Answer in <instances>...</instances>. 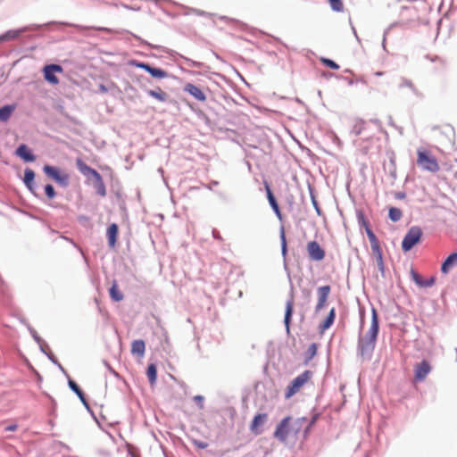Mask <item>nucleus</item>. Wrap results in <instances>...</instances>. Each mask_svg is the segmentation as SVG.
Here are the masks:
<instances>
[{"mask_svg":"<svg viewBox=\"0 0 457 457\" xmlns=\"http://www.w3.org/2000/svg\"><path fill=\"white\" fill-rule=\"evenodd\" d=\"M363 224L365 226L366 233H367L368 238L370 243L371 251L376 257V260H377L379 269L383 270V268H384L383 256H382V251H381V248L379 245V242H378L376 235L370 228L369 223L367 221L363 220Z\"/></svg>","mask_w":457,"mask_h":457,"instance_id":"obj_5","label":"nucleus"},{"mask_svg":"<svg viewBox=\"0 0 457 457\" xmlns=\"http://www.w3.org/2000/svg\"><path fill=\"white\" fill-rule=\"evenodd\" d=\"M312 204H313L315 209L317 210L318 213H320L319 204H318V202L316 201L314 195H312Z\"/></svg>","mask_w":457,"mask_h":457,"instance_id":"obj_39","label":"nucleus"},{"mask_svg":"<svg viewBox=\"0 0 457 457\" xmlns=\"http://www.w3.org/2000/svg\"><path fill=\"white\" fill-rule=\"evenodd\" d=\"M44 171L57 182H65L68 179V176L66 174L61 175L56 168L50 165H46L44 167Z\"/></svg>","mask_w":457,"mask_h":457,"instance_id":"obj_15","label":"nucleus"},{"mask_svg":"<svg viewBox=\"0 0 457 457\" xmlns=\"http://www.w3.org/2000/svg\"><path fill=\"white\" fill-rule=\"evenodd\" d=\"M130 64L137 68L143 69L151 74L152 77L157 79H164L167 77V72L160 68L152 67L148 63L140 62L137 61H131Z\"/></svg>","mask_w":457,"mask_h":457,"instance_id":"obj_8","label":"nucleus"},{"mask_svg":"<svg viewBox=\"0 0 457 457\" xmlns=\"http://www.w3.org/2000/svg\"><path fill=\"white\" fill-rule=\"evenodd\" d=\"M281 238H282L283 252H286V238H285L284 231H282Z\"/></svg>","mask_w":457,"mask_h":457,"instance_id":"obj_40","label":"nucleus"},{"mask_svg":"<svg viewBox=\"0 0 457 457\" xmlns=\"http://www.w3.org/2000/svg\"><path fill=\"white\" fill-rule=\"evenodd\" d=\"M335 318H336V309L333 307L330 309L328 315L324 320V321L320 324L319 328H320V332H324L325 330L328 329L334 323Z\"/></svg>","mask_w":457,"mask_h":457,"instance_id":"obj_22","label":"nucleus"},{"mask_svg":"<svg viewBox=\"0 0 457 457\" xmlns=\"http://www.w3.org/2000/svg\"><path fill=\"white\" fill-rule=\"evenodd\" d=\"M445 133L449 135V136H452V137H453V136H454L453 129L452 127H449V126H447L445 128Z\"/></svg>","mask_w":457,"mask_h":457,"instance_id":"obj_37","label":"nucleus"},{"mask_svg":"<svg viewBox=\"0 0 457 457\" xmlns=\"http://www.w3.org/2000/svg\"><path fill=\"white\" fill-rule=\"evenodd\" d=\"M313 423H314V420H312L311 423H309V426H307L306 428H309V427L312 426V424H313Z\"/></svg>","mask_w":457,"mask_h":457,"instance_id":"obj_46","label":"nucleus"},{"mask_svg":"<svg viewBox=\"0 0 457 457\" xmlns=\"http://www.w3.org/2000/svg\"><path fill=\"white\" fill-rule=\"evenodd\" d=\"M430 371L431 366L429 362L428 361H422L415 366V379L417 381L424 380Z\"/></svg>","mask_w":457,"mask_h":457,"instance_id":"obj_11","label":"nucleus"},{"mask_svg":"<svg viewBox=\"0 0 457 457\" xmlns=\"http://www.w3.org/2000/svg\"><path fill=\"white\" fill-rule=\"evenodd\" d=\"M77 167L79 170L86 175V176H92L95 179H100V174L98 171H96L95 169L89 167L87 164H86L81 159H77L76 161Z\"/></svg>","mask_w":457,"mask_h":457,"instance_id":"obj_13","label":"nucleus"},{"mask_svg":"<svg viewBox=\"0 0 457 457\" xmlns=\"http://www.w3.org/2000/svg\"><path fill=\"white\" fill-rule=\"evenodd\" d=\"M293 311H294V300H293V297H291L288 301H287L285 319H284L285 326H286L287 332H289Z\"/></svg>","mask_w":457,"mask_h":457,"instance_id":"obj_20","label":"nucleus"},{"mask_svg":"<svg viewBox=\"0 0 457 457\" xmlns=\"http://www.w3.org/2000/svg\"><path fill=\"white\" fill-rule=\"evenodd\" d=\"M403 86H405V87H410V88L414 89V86H413V84L411 83V81H409V80H407V79H403Z\"/></svg>","mask_w":457,"mask_h":457,"instance_id":"obj_38","label":"nucleus"},{"mask_svg":"<svg viewBox=\"0 0 457 457\" xmlns=\"http://www.w3.org/2000/svg\"><path fill=\"white\" fill-rule=\"evenodd\" d=\"M267 418L268 415L266 413H259L255 415L250 425L251 431L255 435H260L262 433L260 427L264 424Z\"/></svg>","mask_w":457,"mask_h":457,"instance_id":"obj_12","label":"nucleus"},{"mask_svg":"<svg viewBox=\"0 0 457 457\" xmlns=\"http://www.w3.org/2000/svg\"><path fill=\"white\" fill-rule=\"evenodd\" d=\"M330 291H331V287L328 285L320 287L317 289L318 302L315 306L316 312H320L325 307L327 301L328 299Z\"/></svg>","mask_w":457,"mask_h":457,"instance_id":"obj_10","label":"nucleus"},{"mask_svg":"<svg viewBox=\"0 0 457 457\" xmlns=\"http://www.w3.org/2000/svg\"><path fill=\"white\" fill-rule=\"evenodd\" d=\"M110 295L116 302H120L123 299V295L119 290V287H118V285L116 282H113L112 287L110 288Z\"/></svg>","mask_w":457,"mask_h":457,"instance_id":"obj_27","label":"nucleus"},{"mask_svg":"<svg viewBox=\"0 0 457 457\" xmlns=\"http://www.w3.org/2000/svg\"><path fill=\"white\" fill-rule=\"evenodd\" d=\"M44 79L51 85L56 86L60 80L56 73H62L63 68L59 64H47L42 70Z\"/></svg>","mask_w":457,"mask_h":457,"instance_id":"obj_7","label":"nucleus"},{"mask_svg":"<svg viewBox=\"0 0 457 457\" xmlns=\"http://www.w3.org/2000/svg\"><path fill=\"white\" fill-rule=\"evenodd\" d=\"M119 228L115 223L111 224L107 228L108 245L111 248H114L117 241Z\"/></svg>","mask_w":457,"mask_h":457,"instance_id":"obj_18","label":"nucleus"},{"mask_svg":"<svg viewBox=\"0 0 457 457\" xmlns=\"http://www.w3.org/2000/svg\"><path fill=\"white\" fill-rule=\"evenodd\" d=\"M18 428L17 424H12L4 428V431L6 432H13Z\"/></svg>","mask_w":457,"mask_h":457,"instance_id":"obj_36","label":"nucleus"},{"mask_svg":"<svg viewBox=\"0 0 457 457\" xmlns=\"http://www.w3.org/2000/svg\"><path fill=\"white\" fill-rule=\"evenodd\" d=\"M96 181L97 193L100 195L104 196L106 194V190H105V186L104 184L102 177L100 176V179H96Z\"/></svg>","mask_w":457,"mask_h":457,"instance_id":"obj_33","label":"nucleus"},{"mask_svg":"<svg viewBox=\"0 0 457 457\" xmlns=\"http://www.w3.org/2000/svg\"><path fill=\"white\" fill-rule=\"evenodd\" d=\"M365 129V122L362 120H358L355 121L354 125L353 126L352 132L358 136L360 135L363 129Z\"/></svg>","mask_w":457,"mask_h":457,"instance_id":"obj_31","label":"nucleus"},{"mask_svg":"<svg viewBox=\"0 0 457 457\" xmlns=\"http://www.w3.org/2000/svg\"><path fill=\"white\" fill-rule=\"evenodd\" d=\"M145 352V344L143 340H134L131 343V353L133 355L137 356L138 358H143Z\"/></svg>","mask_w":457,"mask_h":457,"instance_id":"obj_17","label":"nucleus"},{"mask_svg":"<svg viewBox=\"0 0 457 457\" xmlns=\"http://www.w3.org/2000/svg\"><path fill=\"white\" fill-rule=\"evenodd\" d=\"M457 265V253H451L445 261L442 263L441 271L444 274H447L450 270Z\"/></svg>","mask_w":457,"mask_h":457,"instance_id":"obj_19","label":"nucleus"},{"mask_svg":"<svg viewBox=\"0 0 457 457\" xmlns=\"http://www.w3.org/2000/svg\"><path fill=\"white\" fill-rule=\"evenodd\" d=\"M416 162L420 168L431 173H436L440 170V165L436 158L425 148H420L417 150Z\"/></svg>","mask_w":457,"mask_h":457,"instance_id":"obj_3","label":"nucleus"},{"mask_svg":"<svg viewBox=\"0 0 457 457\" xmlns=\"http://www.w3.org/2000/svg\"><path fill=\"white\" fill-rule=\"evenodd\" d=\"M313 423H314V420H312L311 423H309V426H307L306 428H309V427L312 426V424H313Z\"/></svg>","mask_w":457,"mask_h":457,"instance_id":"obj_45","label":"nucleus"},{"mask_svg":"<svg viewBox=\"0 0 457 457\" xmlns=\"http://www.w3.org/2000/svg\"><path fill=\"white\" fill-rule=\"evenodd\" d=\"M306 422V418L293 420L289 416L286 417L277 426L274 437L282 443H286L289 438H296L300 431L305 427Z\"/></svg>","mask_w":457,"mask_h":457,"instance_id":"obj_1","label":"nucleus"},{"mask_svg":"<svg viewBox=\"0 0 457 457\" xmlns=\"http://www.w3.org/2000/svg\"><path fill=\"white\" fill-rule=\"evenodd\" d=\"M147 94L160 102H165L168 98L167 93H165L161 87H157L154 90H148Z\"/></svg>","mask_w":457,"mask_h":457,"instance_id":"obj_25","label":"nucleus"},{"mask_svg":"<svg viewBox=\"0 0 457 457\" xmlns=\"http://www.w3.org/2000/svg\"><path fill=\"white\" fill-rule=\"evenodd\" d=\"M34 178H35V172L32 170H30V169L25 170L23 180H24V183L26 184V186L30 190H32V183H33Z\"/></svg>","mask_w":457,"mask_h":457,"instance_id":"obj_29","label":"nucleus"},{"mask_svg":"<svg viewBox=\"0 0 457 457\" xmlns=\"http://www.w3.org/2000/svg\"><path fill=\"white\" fill-rule=\"evenodd\" d=\"M146 375L151 385L155 384L157 378V369L155 364H149L146 370Z\"/></svg>","mask_w":457,"mask_h":457,"instance_id":"obj_26","label":"nucleus"},{"mask_svg":"<svg viewBox=\"0 0 457 457\" xmlns=\"http://www.w3.org/2000/svg\"><path fill=\"white\" fill-rule=\"evenodd\" d=\"M371 323L367 333L359 339V351L362 357L370 358L375 349L378 334V316L377 311L372 308Z\"/></svg>","mask_w":457,"mask_h":457,"instance_id":"obj_2","label":"nucleus"},{"mask_svg":"<svg viewBox=\"0 0 457 457\" xmlns=\"http://www.w3.org/2000/svg\"><path fill=\"white\" fill-rule=\"evenodd\" d=\"M99 29V30H105V29H104V28H100V29Z\"/></svg>","mask_w":457,"mask_h":457,"instance_id":"obj_47","label":"nucleus"},{"mask_svg":"<svg viewBox=\"0 0 457 457\" xmlns=\"http://www.w3.org/2000/svg\"><path fill=\"white\" fill-rule=\"evenodd\" d=\"M15 110V105H4L0 108V121H7Z\"/></svg>","mask_w":457,"mask_h":457,"instance_id":"obj_24","label":"nucleus"},{"mask_svg":"<svg viewBox=\"0 0 457 457\" xmlns=\"http://www.w3.org/2000/svg\"><path fill=\"white\" fill-rule=\"evenodd\" d=\"M328 1H329L331 8L334 11H337V12L343 11L344 5H343V3L341 0H328Z\"/></svg>","mask_w":457,"mask_h":457,"instance_id":"obj_34","label":"nucleus"},{"mask_svg":"<svg viewBox=\"0 0 457 457\" xmlns=\"http://www.w3.org/2000/svg\"><path fill=\"white\" fill-rule=\"evenodd\" d=\"M313 377V372L311 370H305L300 375H298L295 378H294L285 392V398L290 399L296 393L300 392V390L309 382L312 381Z\"/></svg>","mask_w":457,"mask_h":457,"instance_id":"obj_4","label":"nucleus"},{"mask_svg":"<svg viewBox=\"0 0 457 457\" xmlns=\"http://www.w3.org/2000/svg\"><path fill=\"white\" fill-rule=\"evenodd\" d=\"M265 189H266L267 197H268V200H269V203H270L271 208L273 209L275 213L278 215V217L281 218V212H280L278 204V203L270 190V187L267 182H265Z\"/></svg>","mask_w":457,"mask_h":457,"instance_id":"obj_21","label":"nucleus"},{"mask_svg":"<svg viewBox=\"0 0 457 457\" xmlns=\"http://www.w3.org/2000/svg\"><path fill=\"white\" fill-rule=\"evenodd\" d=\"M412 278H413L414 282L417 285H419L420 287H428L433 286L435 283L434 278H430L429 279L425 280L421 278V276H420L418 273H416L414 271H412Z\"/></svg>","mask_w":457,"mask_h":457,"instance_id":"obj_23","label":"nucleus"},{"mask_svg":"<svg viewBox=\"0 0 457 457\" xmlns=\"http://www.w3.org/2000/svg\"><path fill=\"white\" fill-rule=\"evenodd\" d=\"M388 216H389V219L392 220V221H398L401 220L402 216H403V212L400 209L398 208H395V207H391L389 209V212H388Z\"/></svg>","mask_w":457,"mask_h":457,"instance_id":"obj_30","label":"nucleus"},{"mask_svg":"<svg viewBox=\"0 0 457 457\" xmlns=\"http://www.w3.org/2000/svg\"><path fill=\"white\" fill-rule=\"evenodd\" d=\"M194 400H195V402L199 403H203V400H204V397H203V396H201V395H195V396L194 397Z\"/></svg>","mask_w":457,"mask_h":457,"instance_id":"obj_41","label":"nucleus"},{"mask_svg":"<svg viewBox=\"0 0 457 457\" xmlns=\"http://www.w3.org/2000/svg\"><path fill=\"white\" fill-rule=\"evenodd\" d=\"M45 192L48 198L53 199L55 196V191L52 185L48 184L45 187Z\"/></svg>","mask_w":457,"mask_h":457,"instance_id":"obj_35","label":"nucleus"},{"mask_svg":"<svg viewBox=\"0 0 457 457\" xmlns=\"http://www.w3.org/2000/svg\"><path fill=\"white\" fill-rule=\"evenodd\" d=\"M422 231L419 227H411L402 242V248L404 252L410 251L421 238Z\"/></svg>","mask_w":457,"mask_h":457,"instance_id":"obj_6","label":"nucleus"},{"mask_svg":"<svg viewBox=\"0 0 457 457\" xmlns=\"http://www.w3.org/2000/svg\"><path fill=\"white\" fill-rule=\"evenodd\" d=\"M316 349H317V347H316V345H315V344H312V345L310 346V352L312 353V355H313V354H315V353H316Z\"/></svg>","mask_w":457,"mask_h":457,"instance_id":"obj_42","label":"nucleus"},{"mask_svg":"<svg viewBox=\"0 0 457 457\" xmlns=\"http://www.w3.org/2000/svg\"><path fill=\"white\" fill-rule=\"evenodd\" d=\"M308 255L311 260L320 262L325 257V251L316 241H311L306 246Z\"/></svg>","mask_w":457,"mask_h":457,"instance_id":"obj_9","label":"nucleus"},{"mask_svg":"<svg viewBox=\"0 0 457 457\" xmlns=\"http://www.w3.org/2000/svg\"><path fill=\"white\" fill-rule=\"evenodd\" d=\"M313 423H314V420H312L311 423H309V426H307L306 428H309V427L312 426V424H313Z\"/></svg>","mask_w":457,"mask_h":457,"instance_id":"obj_44","label":"nucleus"},{"mask_svg":"<svg viewBox=\"0 0 457 457\" xmlns=\"http://www.w3.org/2000/svg\"><path fill=\"white\" fill-rule=\"evenodd\" d=\"M320 62L327 67L332 69V70H338L339 69V65L335 62L334 61L330 60V59H328V58H325V57H321L320 58Z\"/></svg>","mask_w":457,"mask_h":457,"instance_id":"obj_32","label":"nucleus"},{"mask_svg":"<svg viewBox=\"0 0 457 457\" xmlns=\"http://www.w3.org/2000/svg\"><path fill=\"white\" fill-rule=\"evenodd\" d=\"M184 90L194 96L196 100L204 102L206 100V96L204 93L195 85L187 83L184 87Z\"/></svg>","mask_w":457,"mask_h":457,"instance_id":"obj_14","label":"nucleus"},{"mask_svg":"<svg viewBox=\"0 0 457 457\" xmlns=\"http://www.w3.org/2000/svg\"><path fill=\"white\" fill-rule=\"evenodd\" d=\"M69 386L70 388L79 396V398L86 403V398L84 395V393L79 388V386L77 385V383L71 379L69 380Z\"/></svg>","mask_w":457,"mask_h":457,"instance_id":"obj_28","label":"nucleus"},{"mask_svg":"<svg viewBox=\"0 0 457 457\" xmlns=\"http://www.w3.org/2000/svg\"><path fill=\"white\" fill-rule=\"evenodd\" d=\"M16 154L28 162H34L36 160L35 155L26 145H21L16 150Z\"/></svg>","mask_w":457,"mask_h":457,"instance_id":"obj_16","label":"nucleus"},{"mask_svg":"<svg viewBox=\"0 0 457 457\" xmlns=\"http://www.w3.org/2000/svg\"><path fill=\"white\" fill-rule=\"evenodd\" d=\"M305 292H306L307 297H310L311 296V291L310 290H306Z\"/></svg>","mask_w":457,"mask_h":457,"instance_id":"obj_43","label":"nucleus"}]
</instances>
